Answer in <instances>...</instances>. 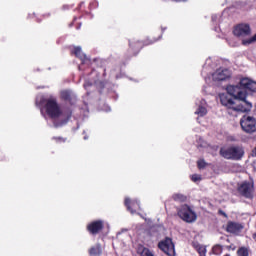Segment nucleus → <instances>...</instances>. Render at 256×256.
<instances>
[{
  "instance_id": "obj_1",
  "label": "nucleus",
  "mask_w": 256,
  "mask_h": 256,
  "mask_svg": "<svg viewBox=\"0 0 256 256\" xmlns=\"http://www.w3.org/2000/svg\"><path fill=\"white\" fill-rule=\"evenodd\" d=\"M220 103L224 107H227V109H232V111H240L241 113H247V111H251L253 104L251 102H244L243 104H240L239 102H235V98L228 92V93H222L219 95Z\"/></svg>"
},
{
  "instance_id": "obj_2",
  "label": "nucleus",
  "mask_w": 256,
  "mask_h": 256,
  "mask_svg": "<svg viewBox=\"0 0 256 256\" xmlns=\"http://www.w3.org/2000/svg\"><path fill=\"white\" fill-rule=\"evenodd\" d=\"M220 157L229 161H241L245 157V149L243 146H230L228 148L222 147L219 150Z\"/></svg>"
},
{
  "instance_id": "obj_3",
  "label": "nucleus",
  "mask_w": 256,
  "mask_h": 256,
  "mask_svg": "<svg viewBox=\"0 0 256 256\" xmlns=\"http://www.w3.org/2000/svg\"><path fill=\"white\" fill-rule=\"evenodd\" d=\"M226 91L240 105H244V107H245V103H249V101H247V92L245 91V88H243V86H241V82H239L238 85H228L226 87Z\"/></svg>"
},
{
  "instance_id": "obj_4",
  "label": "nucleus",
  "mask_w": 256,
  "mask_h": 256,
  "mask_svg": "<svg viewBox=\"0 0 256 256\" xmlns=\"http://www.w3.org/2000/svg\"><path fill=\"white\" fill-rule=\"evenodd\" d=\"M44 108L50 119H59L63 115V110H61V106L57 103V98L46 99Z\"/></svg>"
},
{
  "instance_id": "obj_5",
  "label": "nucleus",
  "mask_w": 256,
  "mask_h": 256,
  "mask_svg": "<svg viewBox=\"0 0 256 256\" xmlns=\"http://www.w3.org/2000/svg\"><path fill=\"white\" fill-rule=\"evenodd\" d=\"M161 37H162V34H160L157 38L148 37L144 41L131 42L129 45H130V51L132 55L134 56L139 55V51H141L143 47H147L148 45H153V43H157V41H159Z\"/></svg>"
},
{
  "instance_id": "obj_6",
  "label": "nucleus",
  "mask_w": 256,
  "mask_h": 256,
  "mask_svg": "<svg viewBox=\"0 0 256 256\" xmlns=\"http://www.w3.org/2000/svg\"><path fill=\"white\" fill-rule=\"evenodd\" d=\"M237 192L245 199H254L255 197V182L243 181L238 184Z\"/></svg>"
},
{
  "instance_id": "obj_7",
  "label": "nucleus",
  "mask_w": 256,
  "mask_h": 256,
  "mask_svg": "<svg viewBox=\"0 0 256 256\" xmlns=\"http://www.w3.org/2000/svg\"><path fill=\"white\" fill-rule=\"evenodd\" d=\"M177 215L182 221H185V223H195V221H197V213L187 204L180 207Z\"/></svg>"
},
{
  "instance_id": "obj_8",
  "label": "nucleus",
  "mask_w": 256,
  "mask_h": 256,
  "mask_svg": "<svg viewBox=\"0 0 256 256\" xmlns=\"http://www.w3.org/2000/svg\"><path fill=\"white\" fill-rule=\"evenodd\" d=\"M240 125L245 133H255L256 131V119L253 116L244 115L240 119Z\"/></svg>"
},
{
  "instance_id": "obj_9",
  "label": "nucleus",
  "mask_w": 256,
  "mask_h": 256,
  "mask_svg": "<svg viewBox=\"0 0 256 256\" xmlns=\"http://www.w3.org/2000/svg\"><path fill=\"white\" fill-rule=\"evenodd\" d=\"M158 248L160 251H163L165 255L175 256V244L173 243V239L170 237H166L164 240H161L158 243Z\"/></svg>"
},
{
  "instance_id": "obj_10",
  "label": "nucleus",
  "mask_w": 256,
  "mask_h": 256,
  "mask_svg": "<svg viewBox=\"0 0 256 256\" xmlns=\"http://www.w3.org/2000/svg\"><path fill=\"white\" fill-rule=\"evenodd\" d=\"M233 35L239 39H245L251 35V26L247 23H240L234 26Z\"/></svg>"
},
{
  "instance_id": "obj_11",
  "label": "nucleus",
  "mask_w": 256,
  "mask_h": 256,
  "mask_svg": "<svg viewBox=\"0 0 256 256\" xmlns=\"http://www.w3.org/2000/svg\"><path fill=\"white\" fill-rule=\"evenodd\" d=\"M104 227L105 223L103 220H95L87 224L86 231H88L90 235H99Z\"/></svg>"
},
{
  "instance_id": "obj_12",
  "label": "nucleus",
  "mask_w": 256,
  "mask_h": 256,
  "mask_svg": "<svg viewBox=\"0 0 256 256\" xmlns=\"http://www.w3.org/2000/svg\"><path fill=\"white\" fill-rule=\"evenodd\" d=\"M60 99L65 101V103H69V105H75L77 103V95L71 90H62L60 92Z\"/></svg>"
},
{
  "instance_id": "obj_13",
  "label": "nucleus",
  "mask_w": 256,
  "mask_h": 256,
  "mask_svg": "<svg viewBox=\"0 0 256 256\" xmlns=\"http://www.w3.org/2000/svg\"><path fill=\"white\" fill-rule=\"evenodd\" d=\"M124 205L127 208V211L132 215L137 213V210L141 209V203L137 199L131 200L130 198H125Z\"/></svg>"
},
{
  "instance_id": "obj_14",
  "label": "nucleus",
  "mask_w": 256,
  "mask_h": 256,
  "mask_svg": "<svg viewBox=\"0 0 256 256\" xmlns=\"http://www.w3.org/2000/svg\"><path fill=\"white\" fill-rule=\"evenodd\" d=\"M229 77H231L229 69L219 68L212 74L213 81H225L229 79Z\"/></svg>"
},
{
  "instance_id": "obj_15",
  "label": "nucleus",
  "mask_w": 256,
  "mask_h": 256,
  "mask_svg": "<svg viewBox=\"0 0 256 256\" xmlns=\"http://www.w3.org/2000/svg\"><path fill=\"white\" fill-rule=\"evenodd\" d=\"M240 85L243 87L244 91H252V93H256V82L252 81L249 78H242L240 80Z\"/></svg>"
},
{
  "instance_id": "obj_16",
  "label": "nucleus",
  "mask_w": 256,
  "mask_h": 256,
  "mask_svg": "<svg viewBox=\"0 0 256 256\" xmlns=\"http://www.w3.org/2000/svg\"><path fill=\"white\" fill-rule=\"evenodd\" d=\"M241 229H243V225L233 221H229L226 226L227 233H239Z\"/></svg>"
},
{
  "instance_id": "obj_17",
  "label": "nucleus",
  "mask_w": 256,
  "mask_h": 256,
  "mask_svg": "<svg viewBox=\"0 0 256 256\" xmlns=\"http://www.w3.org/2000/svg\"><path fill=\"white\" fill-rule=\"evenodd\" d=\"M72 55H75L78 59H81L82 63L85 64V61H87V56L83 54V51L81 50V47L77 46L74 47L72 50Z\"/></svg>"
},
{
  "instance_id": "obj_18",
  "label": "nucleus",
  "mask_w": 256,
  "mask_h": 256,
  "mask_svg": "<svg viewBox=\"0 0 256 256\" xmlns=\"http://www.w3.org/2000/svg\"><path fill=\"white\" fill-rule=\"evenodd\" d=\"M137 253L140 256H155V255H153L151 250H149V248L143 246V244H139L137 246Z\"/></svg>"
},
{
  "instance_id": "obj_19",
  "label": "nucleus",
  "mask_w": 256,
  "mask_h": 256,
  "mask_svg": "<svg viewBox=\"0 0 256 256\" xmlns=\"http://www.w3.org/2000/svg\"><path fill=\"white\" fill-rule=\"evenodd\" d=\"M88 253L90 256H99L103 253V250L101 249V244H96L88 250Z\"/></svg>"
},
{
  "instance_id": "obj_20",
  "label": "nucleus",
  "mask_w": 256,
  "mask_h": 256,
  "mask_svg": "<svg viewBox=\"0 0 256 256\" xmlns=\"http://www.w3.org/2000/svg\"><path fill=\"white\" fill-rule=\"evenodd\" d=\"M172 199L173 201H177L178 203H185V201H187V196L180 193H176L172 195Z\"/></svg>"
},
{
  "instance_id": "obj_21",
  "label": "nucleus",
  "mask_w": 256,
  "mask_h": 256,
  "mask_svg": "<svg viewBox=\"0 0 256 256\" xmlns=\"http://www.w3.org/2000/svg\"><path fill=\"white\" fill-rule=\"evenodd\" d=\"M212 253L214 255H221V253H223V246L216 244L215 246H213L212 248Z\"/></svg>"
},
{
  "instance_id": "obj_22",
  "label": "nucleus",
  "mask_w": 256,
  "mask_h": 256,
  "mask_svg": "<svg viewBox=\"0 0 256 256\" xmlns=\"http://www.w3.org/2000/svg\"><path fill=\"white\" fill-rule=\"evenodd\" d=\"M195 113L200 117H205V115H207V108H205L204 106H199Z\"/></svg>"
},
{
  "instance_id": "obj_23",
  "label": "nucleus",
  "mask_w": 256,
  "mask_h": 256,
  "mask_svg": "<svg viewBox=\"0 0 256 256\" xmlns=\"http://www.w3.org/2000/svg\"><path fill=\"white\" fill-rule=\"evenodd\" d=\"M237 255L238 256H249V250H247V248L242 247V248L238 249Z\"/></svg>"
},
{
  "instance_id": "obj_24",
  "label": "nucleus",
  "mask_w": 256,
  "mask_h": 256,
  "mask_svg": "<svg viewBox=\"0 0 256 256\" xmlns=\"http://www.w3.org/2000/svg\"><path fill=\"white\" fill-rule=\"evenodd\" d=\"M255 41H256V34L249 39L242 40V45H251V43H255Z\"/></svg>"
},
{
  "instance_id": "obj_25",
  "label": "nucleus",
  "mask_w": 256,
  "mask_h": 256,
  "mask_svg": "<svg viewBox=\"0 0 256 256\" xmlns=\"http://www.w3.org/2000/svg\"><path fill=\"white\" fill-rule=\"evenodd\" d=\"M197 252L200 256H205L207 254V248H205V246H198Z\"/></svg>"
},
{
  "instance_id": "obj_26",
  "label": "nucleus",
  "mask_w": 256,
  "mask_h": 256,
  "mask_svg": "<svg viewBox=\"0 0 256 256\" xmlns=\"http://www.w3.org/2000/svg\"><path fill=\"white\" fill-rule=\"evenodd\" d=\"M197 167L198 169H205V167H207V162H205L204 159H200L197 161Z\"/></svg>"
},
{
  "instance_id": "obj_27",
  "label": "nucleus",
  "mask_w": 256,
  "mask_h": 256,
  "mask_svg": "<svg viewBox=\"0 0 256 256\" xmlns=\"http://www.w3.org/2000/svg\"><path fill=\"white\" fill-rule=\"evenodd\" d=\"M191 181H193L194 183H197V181H201V175L199 174H193L191 176Z\"/></svg>"
},
{
  "instance_id": "obj_28",
  "label": "nucleus",
  "mask_w": 256,
  "mask_h": 256,
  "mask_svg": "<svg viewBox=\"0 0 256 256\" xmlns=\"http://www.w3.org/2000/svg\"><path fill=\"white\" fill-rule=\"evenodd\" d=\"M72 115H73V111H71V109H68L66 111V123H67V121H69L71 119Z\"/></svg>"
},
{
  "instance_id": "obj_29",
  "label": "nucleus",
  "mask_w": 256,
  "mask_h": 256,
  "mask_svg": "<svg viewBox=\"0 0 256 256\" xmlns=\"http://www.w3.org/2000/svg\"><path fill=\"white\" fill-rule=\"evenodd\" d=\"M83 86L84 89H89V87H93V82L85 81Z\"/></svg>"
},
{
  "instance_id": "obj_30",
  "label": "nucleus",
  "mask_w": 256,
  "mask_h": 256,
  "mask_svg": "<svg viewBox=\"0 0 256 256\" xmlns=\"http://www.w3.org/2000/svg\"><path fill=\"white\" fill-rule=\"evenodd\" d=\"M218 215H221L222 217H225V219H227V213H225V211H223L222 209L218 210Z\"/></svg>"
},
{
  "instance_id": "obj_31",
  "label": "nucleus",
  "mask_w": 256,
  "mask_h": 256,
  "mask_svg": "<svg viewBox=\"0 0 256 256\" xmlns=\"http://www.w3.org/2000/svg\"><path fill=\"white\" fill-rule=\"evenodd\" d=\"M43 19H49L51 17V12H46L42 15Z\"/></svg>"
},
{
  "instance_id": "obj_32",
  "label": "nucleus",
  "mask_w": 256,
  "mask_h": 256,
  "mask_svg": "<svg viewBox=\"0 0 256 256\" xmlns=\"http://www.w3.org/2000/svg\"><path fill=\"white\" fill-rule=\"evenodd\" d=\"M54 139H55L56 141H61L63 138H61V137H58V138L54 137Z\"/></svg>"
},
{
  "instance_id": "obj_33",
  "label": "nucleus",
  "mask_w": 256,
  "mask_h": 256,
  "mask_svg": "<svg viewBox=\"0 0 256 256\" xmlns=\"http://www.w3.org/2000/svg\"><path fill=\"white\" fill-rule=\"evenodd\" d=\"M252 239H254V241H256V232L252 235Z\"/></svg>"
},
{
  "instance_id": "obj_34",
  "label": "nucleus",
  "mask_w": 256,
  "mask_h": 256,
  "mask_svg": "<svg viewBox=\"0 0 256 256\" xmlns=\"http://www.w3.org/2000/svg\"><path fill=\"white\" fill-rule=\"evenodd\" d=\"M62 9H64V10H65V9H69V6H65V5H64V6L62 7Z\"/></svg>"
}]
</instances>
